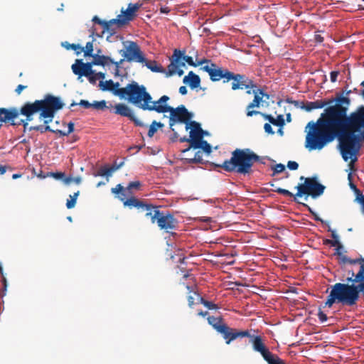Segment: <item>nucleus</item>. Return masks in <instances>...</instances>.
I'll return each instance as SVG.
<instances>
[{
	"label": "nucleus",
	"instance_id": "f257e3e1",
	"mask_svg": "<svg viewBox=\"0 0 364 364\" xmlns=\"http://www.w3.org/2000/svg\"><path fill=\"white\" fill-rule=\"evenodd\" d=\"M301 103V108L307 112L328 106L316 122L308 123L305 147L309 151L321 150L337 139L343 160H350L352 164L357 161L360 142L364 141V106L348 114L350 99L342 94L328 100Z\"/></svg>",
	"mask_w": 364,
	"mask_h": 364
},
{
	"label": "nucleus",
	"instance_id": "f03ea898",
	"mask_svg": "<svg viewBox=\"0 0 364 364\" xmlns=\"http://www.w3.org/2000/svg\"><path fill=\"white\" fill-rule=\"evenodd\" d=\"M63 107L64 103L59 97L47 94L43 100H37L33 102H27L22 105L18 112L19 114L26 117L25 119L15 121L16 119H13L8 122V124L11 126L23 125V128L26 129L28 122L33 119V114L39 113L38 118L41 121L43 120L44 127L49 126L48 124L53 121L56 112Z\"/></svg>",
	"mask_w": 364,
	"mask_h": 364
},
{
	"label": "nucleus",
	"instance_id": "7ed1b4c3",
	"mask_svg": "<svg viewBox=\"0 0 364 364\" xmlns=\"http://www.w3.org/2000/svg\"><path fill=\"white\" fill-rule=\"evenodd\" d=\"M351 284L336 283L331 287V291L327 296L325 305L331 307L335 303H341L343 306H354L360 299V291H364V277L362 272L356 274L351 271V277L347 278Z\"/></svg>",
	"mask_w": 364,
	"mask_h": 364
},
{
	"label": "nucleus",
	"instance_id": "20e7f679",
	"mask_svg": "<svg viewBox=\"0 0 364 364\" xmlns=\"http://www.w3.org/2000/svg\"><path fill=\"white\" fill-rule=\"evenodd\" d=\"M259 156L250 149H236L231 154V158L215 166L227 172H235L246 175L252 172L253 164L259 161Z\"/></svg>",
	"mask_w": 364,
	"mask_h": 364
},
{
	"label": "nucleus",
	"instance_id": "39448f33",
	"mask_svg": "<svg viewBox=\"0 0 364 364\" xmlns=\"http://www.w3.org/2000/svg\"><path fill=\"white\" fill-rule=\"evenodd\" d=\"M114 94L121 97H127L129 102L143 110H156L158 103L152 100L151 95L146 92L144 85H139L136 82L132 81L125 87L118 88L114 90Z\"/></svg>",
	"mask_w": 364,
	"mask_h": 364
},
{
	"label": "nucleus",
	"instance_id": "423d86ee",
	"mask_svg": "<svg viewBox=\"0 0 364 364\" xmlns=\"http://www.w3.org/2000/svg\"><path fill=\"white\" fill-rule=\"evenodd\" d=\"M169 97L167 95L161 96L156 102L158 103V106L156 107L157 113H170L169 117V127L172 132H174L173 126L179 122L183 123L187 126V124H189L191 119L193 117V114L189 112L188 110L186 108V107L183 105L173 108L168 105H167V102L169 100Z\"/></svg>",
	"mask_w": 364,
	"mask_h": 364
},
{
	"label": "nucleus",
	"instance_id": "0eeeda50",
	"mask_svg": "<svg viewBox=\"0 0 364 364\" xmlns=\"http://www.w3.org/2000/svg\"><path fill=\"white\" fill-rule=\"evenodd\" d=\"M119 199L123 202L125 207L131 209L135 208L140 211L145 212V216L150 219L152 224L156 223L159 216H160L161 210L159 207L139 200L134 196H131L127 199L119 196Z\"/></svg>",
	"mask_w": 364,
	"mask_h": 364
},
{
	"label": "nucleus",
	"instance_id": "6e6552de",
	"mask_svg": "<svg viewBox=\"0 0 364 364\" xmlns=\"http://www.w3.org/2000/svg\"><path fill=\"white\" fill-rule=\"evenodd\" d=\"M303 179H304V177L301 176L300 180ZM296 188L297 189V193L295 194L296 197H301L303 195H306L316 198L323 193L325 186L318 183L316 178H306L304 183L299 184Z\"/></svg>",
	"mask_w": 364,
	"mask_h": 364
},
{
	"label": "nucleus",
	"instance_id": "1a4fd4ad",
	"mask_svg": "<svg viewBox=\"0 0 364 364\" xmlns=\"http://www.w3.org/2000/svg\"><path fill=\"white\" fill-rule=\"evenodd\" d=\"M125 50H120L119 54L126 59L127 62L135 61L143 63L146 61L142 52L138 44L134 41H129Z\"/></svg>",
	"mask_w": 364,
	"mask_h": 364
},
{
	"label": "nucleus",
	"instance_id": "9d476101",
	"mask_svg": "<svg viewBox=\"0 0 364 364\" xmlns=\"http://www.w3.org/2000/svg\"><path fill=\"white\" fill-rule=\"evenodd\" d=\"M156 223L161 230L168 233H172V231L178 228V221L173 214L166 210L161 211Z\"/></svg>",
	"mask_w": 364,
	"mask_h": 364
},
{
	"label": "nucleus",
	"instance_id": "9b49d317",
	"mask_svg": "<svg viewBox=\"0 0 364 364\" xmlns=\"http://www.w3.org/2000/svg\"><path fill=\"white\" fill-rule=\"evenodd\" d=\"M200 69L208 73L210 80L213 82L219 81L223 79L224 83L228 82V76L230 73L228 69L220 68L215 63L205 65L202 66Z\"/></svg>",
	"mask_w": 364,
	"mask_h": 364
},
{
	"label": "nucleus",
	"instance_id": "f8f14e48",
	"mask_svg": "<svg viewBox=\"0 0 364 364\" xmlns=\"http://www.w3.org/2000/svg\"><path fill=\"white\" fill-rule=\"evenodd\" d=\"M250 342L252 345L253 350L259 353L264 360L269 363H273L272 359L277 355L272 354L266 347L262 338L260 336H252L250 334Z\"/></svg>",
	"mask_w": 364,
	"mask_h": 364
},
{
	"label": "nucleus",
	"instance_id": "ddd939ff",
	"mask_svg": "<svg viewBox=\"0 0 364 364\" xmlns=\"http://www.w3.org/2000/svg\"><path fill=\"white\" fill-rule=\"evenodd\" d=\"M183 52L180 50L175 49L171 58V63L168 66L167 76H171L178 74V76L183 75V70L180 69L181 67L186 65L185 60H183Z\"/></svg>",
	"mask_w": 364,
	"mask_h": 364
},
{
	"label": "nucleus",
	"instance_id": "4468645a",
	"mask_svg": "<svg viewBox=\"0 0 364 364\" xmlns=\"http://www.w3.org/2000/svg\"><path fill=\"white\" fill-rule=\"evenodd\" d=\"M221 334L225 340L227 344H230L232 341L245 337H250V333L248 330H238L229 327L228 325L224 328H221Z\"/></svg>",
	"mask_w": 364,
	"mask_h": 364
},
{
	"label": "nucleus",
	"instance_id": "2eb2a0df",
	"mask_svg": "<svg viewBox=\"0 0 364 364\" xmlns=\"http://www.w3.org/2000/svg\"><path fill=\"white\" fill-rule=\"evenodd\" d=\"M92 65V62L84 63L82 60L77 59L75 63L72 65L71 68L73 73L80 79L82 76L87 77L94 73Z\"/></svg>",
	"mask_w": 364,
	"mask_h": 364
},
{
	"label": "nucleus",
	"instance_id": "dca6fc26",
	"mask_svg": "<svg viewBox=\"0 0 364 364\" xmlns=\"http://www.w3.org/2000/svg\"><path fill=\"white\" fill-rule=\"evenodd\" d=\"M114 113L122 117H128L136 127L145 126L141 121L136 117L132 109L127 105L122 103L116 104L114 106Z\"/></svg>",
	"mask_w": 364,
	"mask_h": 364
},
{
	"label": "nucleus",
	"instance_id": "f3484780",
	"mask_svg": "<svg viewBox=\"0 0 364 364\" xmlns=\"http://www.w3.org/2000/svg\"><path fill=\"white\" fill-rule=\"evenodd\" d=\"M92 21L95 23H97L102 26L103 32L107 31L109 33L111 36L114 35L116 33V29L122 26L119 21H118V17L117 18L111 19L108 21L101 20L98 16H95L92 18Z\"/></svg>",
	"mask_w": 364,
	"mask_h": 364
},
{
	"label": "nucleus",
	"instance_id": "a211bd4d",
	"mask_svg": "<svg viewBox=\"0 0 364 364\" xmlns=\"http://www.w3.org/2000/svg\"><path fill=\"white\" fill-rule=\"evenodd\" d=\"M141 186V183L139 181L130 182L127 188H124L121 184H117L114 188L111 189V192L114 194L118 195L119 196L124 197V199H127L126 197L132 195V193L131 190L132 189H139Z\"/></svg>",
	"mask_w": 364,
	"mask_h": 364
},
{
	"label": "nucleus",
	"instance_id": "6ab92c4d",
	"mask_svg": "<svg viewBox=\"0 0 364 364\" xmlns=\"http://www.w3.org/2000/svg\"><path fill=\"white\" fill-rule=\"evenodd\" d=\"M189 129H191L190 145H193L203 138V135L205 132L202 129L198 122L196 121L190 122V123L187 124V126H186V130H188Z\"/></svg>",
	"mask_w": 364,
	"mask_h": 364
},
{
	"label": "nucleus",
	"instance_id": "aec40b11",
	"mask_svg": "<svg viewBox=\"0 0 364 364\" xmlns=\"http://www.w3.org/2000/svg\"><path fill=\"white\" fill-rule=\"evenodd\" d=\"M74 123L70 122L68 124V131L64 132L60 129H53L50 126L43 127V125L31 126L28 128L29 131H38L41 133L50 132L59 134L60 136H68L74 131Z\"/></svg>",
	"mask_w": 364,
	"mask_h": 364
},
{
	"label": "nucleus",
	"instance_id": "412c9836",
	"mask_svg": "<svg viewBox=\"0 0 364 364\" xmlns=\"http://www.w3.org/2000/svg\"><path fill=\"white\" fill-rule=\"evenodd\" d=\"M139 7L140 5L138 4H129L128 8L125 11L122 10V14L117 16L118 21H119L121 25H125L132 20L135 16V13L138 11Z\"/></svg>",
	"mask_w": 364,
	"mask_h": 364
},
{
	"label": "nucleus",
	"instance_id": "4be33fe9",
	"mask_svg": "<svg viewBox=\"0 0 364 364\" xmlns=\"http://www.w3.org/2000/svg\"><path fill=\"white\" fill-rule=\"evenodd\" d=\"M247 76L239 73H235L233 72L230 73L228 82L232 80L231 88L232 90H243L245 88Z\"/></svg>",
	"mask_w": 364,
	"mask_h": 364
},
{
	"label": "nucleus",
	"instance_id": "5701e85b",
	"mask_svg": "<svg viewBox=\"0 0 364 364\" xmlns=\"http://www.w3.org/2000/svg\"><path fill=\"white\" fill-rule=\"evenodd\" d=\"M19 116L18 109L16 107H0V122L8 124V122L16 119Z\"/></svg>",
	"mask_w": 364,
	"mask_h": 364
},
{
	"label": "nucleus",
	"instance_id": "b1692460",
	"mask_svg": "<svg viewBox=\"0 0 364 364\" xmlns=\"http://www.w3.org/2000/svg\"><path fill=\"white\" fill-rule=\"evenodd\" d=\"M263 102L262 97L258 95L257 92H255L253 100L246 107V115L247 117H252L261 114V112L252 109L255 107H259Z\"/></svg>",
	"mask_w": 364,
	"mask_h": 364
},
{
	"label": "nucleus",
	"instance_id": "393cba45",
	"mask_svg": "<svg viewBox=\"0 0 364 364\" xmlns=\"http://www.w3.org/2000/svg\"><path fill=\"white\" fill-rule=\"evenodd\" d=\"M183 82L184 84L188 85L191 89H196L198 88L200 85V78L193 71H190L188 75L183 77Z\"/></svg>",
	"mask_w": 364,
	"mask_h": 364
},
{
	"label": "nucleus",
	"instance_id": "a878e982",
	"mask_svg": "<svg viewBox=\"0 0 364 364\" xmlns=\"http://www.w3.org/2000/svg\"><path fill=\"white\" fill-rule=\"evenodd\" d=\"M92 63L93 65L105 66L114 63V60L107 55H100L99 54H94L92 56Z\"/></svg>",
	"mask_w": 364,
	"mask_h": 364
},
{
	"label": "nucleus",
	"instance_id": "bb28decb",
	"mask_svg": "<svg viewBox=\"0 0 364 364\" xmlns=\"http://www.w3.org/2000/svg\"><path fill=\"white\" fill-rule=\"evenodd\" d=\"M191 148H193L194 149H201L207 154H210L212 151V148L210 144H208L207 141L203 140V139L198 141L193 145H190L188 148L183 150V152L188 151Z\"/></svg>",
	"mask_w": 364,
	"mask_h": 364
},
{
	"label": "nucleus",
	"instance_id": "cd10ccee",
	"mask_svg": "<svg viewBox=\"0 0 364 364\" xmlns=\"http://www.w3.org/2000/svg\"><path fill=\"white\" fill-rule=\"evenodd\" d=\"M208 321L218 332L221 333V328L225 327L226 324L223 323V319L221 317H215L210 316L208 317Z\"/></svg>",
	"mask_w": 364,
	"mask_h": 364
},
{
	"label": "nucleus",
	"instance_id": "c85d7f7f",
	"mask_svg": "<svg viewBox=\"0 0 364 364\" xmlns=\"http://www.w3.org/2000/svg\"><path fill=\"white\" fill-rule=\"evenodd\" d=\"M99 86L100 89L103 91H113L116 87H118L119 86V82L114 83L113 80H109L105 81V82L103 81H100Z\"/></svg>",
	"mask_w": 364,
	"mask_h": 364
},
{
	"label": "nucleus",
	"instance_id": "c756f323",
	"mask_svg": "<svg viewBox=\"0 0 364 364\" xmlns=\"http://www.w3.org/2000/svg\"><path fill=\"white\" fill-rule=\"evenodd\" d=\"M145 63V65L150 69L152 72L155 73H164V69L159 65L157 63L155 60H147L146 59V61L144 62Z\"/></svg>",
	"mask_w": 364,
	"mask_h": 364
},
{
	"label": "nucleus",
	"instance_id": "7c9ffc66",
	"mask_svg": "<svg viewBox=\"0 0 364 364\" xmlns=\"http://www.w3.org/2000/svg\"><path fill=\"white\" fill-rule=\"evenodd\" d=\"M328 230L329 232H331V237L333 240L326 239L323 241V244L330 245L332 247H336L337 245H339L340 242L338 240V236L336 233L335 230H331V228L330 227Z\"/></svg>",
	"mask_w": 364,
	"mask_h": 364
},
{
	"label": "nucleus",
	"instance_id": "2f4dec72",
	"mask_svg": "<svg viewBox=\"0 0 364 364\" xmlns=\"http://www.w3.org/2000/svg\"><path fill=\"white\" fill-rule=\"evenodd\" d=\"M80 194V191H77L73 196H70V199L67 200L66 207L68 209H71L75 207L77 201V198Z\"/></svg>",
	"mask_w": 364,
	"mask_h": 364
},
{
	"label": "nucleus",
	"instance_id": "473e14b6",
	"mask_svg": "<svg viewBox=\"0 0 364 364\" xmlns=\"http://www.w3.org/2000/svg\"><path fill=\"white\" fill-rule=\"evenodd\" d=\"M256 88H257V84L252 80H251L250 78H249L247 76L246 85H245V89L247 90L246 92L247 94H248V95L252 94V91L251 90V89L256 90Z\"/></svg>",
	"mask_w": 364,
	"mask_h": 364
},
{
	"label": "nucleus",
	"instance_id": "72a5a7b5",
	"mask_svg": "<svg viewBox=\"0 0 364 364\" xmlns=\"http://www.w3.org/2000/svg\"><path fill=\"white\" fill-rule=\"evenodd\" d=\"M62 46L68 50L71 48L74 50H77V54H79L80 53L82 52V50H83V47H81L78 44H74V43L70 44L68 42H65V43H62Z\"/></svg>",
	"mask_w": 364,
	"mask_h": 364
},
{
	"label": "nucleus",
	"instance_id": "f704fd0d",
	"mask_svg": "<svg viewBox=\"0 0 364 364\" xmlns=\"http://www.w3.org/2000/svg\"><path fill=\"white\" fill-rule=\"evenodd\" d=\"M198 300L199 302L202 304H203L205 307H207L208 309L213 310V309H218V307L216 304H213L211 301H207L204 299L203 297L198 296Z\"/></svg>",
	"mask_w": 364,
	"mask_h": 364
},
{
	"label": "nucleus",
	"instance_id": "c9c22d12",
	"mask_svg": "<svg viewBox=\"0 0 364 364\" xmlns=\"http://www.w3.org/2000/svg\"><path fill=\"white\" fill-rule=\"evenodd\" d=\"M84 55L85 57H92L93 55V43L92 41L87 42L86 43L85 48H83Z\"/></svg>",
	"mask_w": 364,
	"mask_h": 364
},
{
	"label": "nucleus",
	"instance_id": "e433bc0d",
	"mask_svg": "<svg viewBox=\"0 0 364 364\" xmlns=\"http://www.w3.org/2000/svg\"><path fill=\"white\" fill-rule=\"evenodd\" d=\"M111 175L110 168L106 166L101 168L97 173H94L95 176H109Z\"/></svg>",
	"mask_w": 364,
	"mask_h": 364
},
{
	"label": "nucleus",
	"instance_id": "4c0bfd02",
	"mask_svg": "<svg viewBox=\"0 0 364 364\" xmlns=\"http://www.w3.org/2000/svg\"><path fill=\"white\" fill-rule=\"evenodd\" d=\"M92 103L89 102L87 100H81L78 103L73 102L70 104V107H74L75 105H80V106L84 107L85 109H90V108H92Z\"/></svg>",
	"mask_w": 364,
	"mask_h": 364
},
{
	"label": "nucleus",
	"instance_id": "58836bf2",
	"mask_svg": "<svg viewBox=\"0 0 364 364\" xmlns=\"http://www.w3.org/2000/svg\"><path fill=\"white\" fill-rule=\"evenodd\" d=\"M81 181H82L81 178L79 176L75 177V178L68 176V177H65L63 182L67 185H69L73 182L75 183L76 184H80L81 183Z\"/></svg>",
	"mask_w": 364,
	"mask_h": 364
},
{
	"label": "nucleus",
	"instance_id": "ea45409f",
	"mask_svg": "<svg viewBox=\"0 0 364 364\" xmlns=\"http://www.w3.org/2000/svg\"><path fill=\"white\" fill-rule=\"evenodd\" d=\"M124 60H126V59H124V58H123L120 59L119 61L114 60V63H110V64H114L115 66L114 73L115 76L119 75V68H120L121 65L124 63Z\"/></svg>",
	"mask_w": 364,
	"mask_h": 364
},
{
	"label": "nucleus",
	"instance_id": "a19ab883",
	"mask_svg": "<svg viewBox=\"0 0 364 364\" xmlns=\"http://www.w3.org/2000/svg\"><path fill=\"white\" fill-rule=\"evenodd\" d=\"M341 263H343V264L348 263L350 264H359V258L353 259L348 257L347 256H342Z\"/></svg>",
	"mask_w": 364,
	"mask_h": 364
},
{
	"label": "nucleus",
	"instance_id": "79ce46f5",
	"mask_svg": "<svg viewBox=\"0 0 364 364\" xmlns=\"http://www.w3.org/2000/svg\"><path fill=\"white\" fill-rule=\"evenodd\" d=\"M183 52V60H185V63H187L189 65L193 67H197V64L196 62L193 61V59L191 56H188L185 55V51Z\"/></svg>",
	"mask_w": 364,
	"mask_h": 364
},
{
	"label": "nucleus",
	"instance_id": "37998d69",
	"mask_svg": "<svg viewBox=\"0 0 364 364\" xmlns=\"http://www.w3.org/2000/svg\"><path fill=\"white\" fill-rule=\"evenodd\" d=\"M92 108L95 109H104L106 107V102L105 100H102L100 102H94L92 104Z\"/></svg>",
	"mask_w": 364,
	"mask_h": 364
},
{
	"label": "nucleus",
	"instance_id": "c03bdc74",
	"mask_svg": "<svg viewBox=\"0 0 364 364\" xmlns=\"http://www.w3.org/2000/svg\"><path fill=\"white\" fill-rule=\"evenodd\" d=\"M284 119L282 114L278 115L276 119L274 118V123L273 124V125L282 127L284 125Z\"/></svg>",
	"mask_w": 364,
	"mask_h": 364
},
{
	"label": "nucleus",
	"instance_id": "a18cd8bd",
	"mask_svg": "<svg viewBox=\"0 0 364 364\" xmlns=\"http://www.w3.org/2000/svg\"><path fill=\"white\" fill-rule=\"evenodd\" d=\"M274 191L278 193H279V194H282L284 196H289V197L294 196L296 198L295 195H294L292 193H291L289 191H288L287 189H284V188H278Z\"/></svg>",
	"mask_w": 364,
	"mask_h": 364
},
{
	"label": "nucleus",
	"instance_id": "49530a36",
	"mask_svg": "<svg viewBox=\"0 0 364 364\" xmlns=\"http://www.w3.org/2000/svg\"><path fill=\"white\" fill-rule=\"evenodd\" d=\"M156 132H157L156 127L155 124H154V122H152L149 126V129L147 135L149 137H152Z\"/></svg>",
	"mask_w": 364,
	"mask_h": 364
},
{
	"label": "nucleus",
	"instance_id": "de8ad7c7",
	"mask_svg": "<svg viewBox=\"0 0 364 364\" xmlns=\"http://www.w3.org/2000/svg\"><path fill=\"white\" fill-rule=\"evenodd\" d=\"M255 92H257L258 95H259L260 97H262V99L263 100L264 97H265L267 100H269V95L264 92L263 89H256L252 90V93L255 95Z\"/></svg>",
	"mask_w": 364,
	"mask_h": 364
},
{
	"label": "nucleus",
	"instance_id": "09e8293b",
	"mask_svg": "<svg viewBox=\"0 0 364 364\" xmlns=\"http://www.w3.org/2000/svg\"><path fill=\"white\" fill-rule=\"evenodd\" d=\"M201 161V153L200 151L196 152L193 158L189 159V161L191 163L200 162Z\"/></svg>",
	"mask_w": 364,
	"mask_h": 364
},
{
	"label": "nucleus",
	"instance_id": "8fccbe9b",
	"mask_svg": "<svg viewBox=\"0 0 364 364\" xmlns=\"http://www.w3.org/2000/svg\"><path fill=\"white\" fill-rule=\"evenodd\" d=\"M284 169H285L284 165H283L282 164H278L274 167L273 175H274L275 173H282V171H284Z\"/></svg>",
	"mask_w": 364,
	"mask_h": 364
},
{
	"label": "nucleus",
	"instance_id": "3c124183",
	"mask_svg": "<svg viewBox=\"0 0 364 364\" xmlns=\"http://www.w3.org/2000/svg\"><path fill=\"white\" fill-rule=\"evenodd\" d=\"M317 316L321 323L326 322L328 319L326 314L321 310L318 311Z\"/></svg>",
	"mask_w": 364,
	"mask_h": 364
},
{
	"label": "nucleus",
	"instance_id": "603ef678",
	"mask_svg": "<svg viewBox=\"0 0 364 364\" xmlns=\"http://www.w3.org/2000/svg\"><path fill=\"white\" fill-rule=\"evenodd\" d=\"M259 114L261 115L264 119L268 120L269 122V123H271L272 124L274 123V118L271 114H268L262 113V112H261V114Z\"/></svg>",
	"mask_w": 364,
	"mask_h": 364
},
{
	"label": "nucleus",
	"instance_id": "864d4df0",
	"mask_svg": "<svg viewBox=\"0 0 364 364\" xmlns=\"http://www.w3.org/2000/svg\"><path fill=\"white\" fill-rule=\"evenodd\" d=\"M287 167L290 169V170H296L299 167V164L296 161H289L288 163H287Z\"/></svg>",
	"mask_w": 364,
	"mask_h": 364
},
{
	"label": "nucleus",
	"instance_id": "5fc2aeb1",
	"mask_svg": "<svg viewBox=\"0 0 364 364\" xmlns=\"http://www.w3.org/2000/svg\"><path fill=\"white\" fill-rule=\"evenodd\" d=\"M89 82L91 84H95L97 80H98L97 76L96 75V72L94 70V73L91 74L90 76H87Z\"/></svg>",
	"mask_w": 364,
	"mask_h": 364
},
{
	"label": "nucleus",
	"instance_id": "6e6d98bb",
	"mask_svg": "<svg viewBox=\"0 0 364 364\" xmlns=\"http://www.w3.org/2000/svg\"><path fill=\"white\" fill-rule=\"evenodd\" d=\"M50 174L55 179H63L65 178V173L63 172L50 173Z\"/></svg>",
	"mask_w": 364,
	"mask_h": 364
},
{
	"label": "nucleus",
	"instance_id": "4d7b16f0",
	"mask_svg": "<svg viewBox=\"0 0 364 364\" xmlns=\"http://www.w3.org/2000/svg\"><path fill=\"white\" fill-rule=\"evenodd\" d=\"M336 247V248L335 255H338L340 258V260L341 261L342 256H345L341 252V250L343 248V245L339 242V245H337Z\"/></svg>",
	"mask_w": 364,
	"mask_h": 364
},
{
	"label": "nucleus",
	"instance_id": "13d9d810",
	"mask_svg": "<svg viewBox=\"0 0 364 364\" xmlns=\"http://www.w3.org/2000/svg\"><path fill=\"white\" fill-rule=\"evenodd\" d=\"M264 129L265 132L269 134H274V132L272 129V127L269 123H265L264 125Z\"/></svg>",
	"mask_w": 364,
	"mask_h": 364
},
{
	"label": "nucleus",
	"instance_id": "bf43d9fd",
	"mask_svg": "<svg viewBox=\"0 0 364 364\" xmlns=\"http://www.w3.org/2000/svg\"><path fill=\"white\" fill-rule=\"evenodd\" d=\"M338 75H339V71H331L330 73L331 81L332 82H336Z\"/></svg>",
	"mask_w": 364,
	"mask_h": 364
},
{
	"label": "nucleus",
	"instance_id": "052dcab7",
	"mask_svg": "<svg viewBox=\"0 0 364 364\" xmlns=\"http://www.w3.org/2000/svg\"><path fill=\"white\" fill-rule=\"evenodd\" d=\"M124 164V162H121L119 164H117L114 163L113 165H112L110 168L111 173H112L114 171L118 170L120 167H122Z\"/></svg>",
	"mask_w": 364,
	"mask_h": 364
},
{
	"label": "nucleus",
	"instance_id": "680f3d73",
	"mask_svg": "<svg viewBox=\"0 0 364 364\" xmlns=\"http://www.w3.org/2000/svg\"><path fill=\"white\" fill-rule=\"evenodd\" d=\"M204 63H206V65H210V63H213L211 62L210 60H208V59H206V58H203L200 60H198L196 64H197V66L198 65H203Z\"/></svg>",
	"mask_w": 364,
	"mask_h": 364
},
{
	"label": "nucleus",
	"instance_id": "e2e57ef3",
	"mask_svg": "<svg viewBox=\"0 0 364 364\" xmlns=\"http://www.w3.org/2000/svg\"><path fill=\"white\" fill-rule=\"evenodd\" d=\"M352 93V90H348L347 89V86L342 90L341 92H337L336 95V97H337L338 95L339 94H342V96H343L344 94H346L347 96L346 97H348V96Z\"/></svg>",
	"mask_w": 364,
	"mask_h": 364
},
{
	"label": "nucleus",
	"instance_id": "0e129e2a",
	"mask_svg": "<svg viewBox=\"0 0 364 364\" xmlns=\"http://www.w3.org/2000/svg\"><path fill=\"white\" fill-rule=\"evenodd\" d=\"M272 362L273 363H269L268 364H285L284 362L282 359H280L277 355H276L272 359Z\"/></svg>",
	"mask_w": 364,
	"mask_h": 364
},
{
	"label": "nucleus",
	"instance_id": "69168bd1",
	"mask_svg": "<svg viewBox=\"0 0 364 364\" xmlns=\"http://www.w3.org/2000/svg\"><path fill=\"white\" fill-rule=\"evenodd\" d=\"M27 87V86L26 85H18L16 90H15V92L17 95H20L21 93V92L26 89Z\"/></svg>",
	"mask_w": 364,
	"mask_h": 364
},
{
	"label": "nucleus",
	"instance_id": "338daca9",
	"mask_svg": "<svg viewBox=\"0 0 364 364\" xmlns=\"http://www.w3.org/2000/svg\"><path fill=\"white\" fill-rule=\"evenodd\" d=\"M198 220L204 223H210L212 221L211 218L206 216L198 217Z\"/></svg>",
	"mask_w": 364,
	"mask_h": 364
},
{
	"label": "nucleus",
	"instance_id": "774afa93",
	"mask_svg": "<svg viewBox=\"0 0 364 364\" xmlns=\"http://www.w3.org/2000/svg\"><path fill=\"white\" fill-rule=\"evenodd\" d=\"M356 199L361 204V205L364 203V196L362 193L358 194Z\"/></svg>",
	"mask_w": 364,
	"mask_h": 364
}]
</instances>
